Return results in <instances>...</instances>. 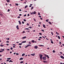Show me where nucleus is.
<instances>
[{"mask_svg": "<svg viewBox=\"0 0 64 64\" xmlns=\"http://www.w3.org/2000/svg\"><path fill=\"white\" fill-rule=\"evenodd\" d=\"M19 26L18 25H17L16 26V28L18 30H19V27H18Z\"/></svg>", "mask_w": 64, "mask_h": 64, "instance_id": "nucleus-6", "label": "nucleus"}, {"mask_svg": "<svg viewBox=\"0 0 64 64\" xmlns=\"http://www.w3.org/2000/svg\"><path fill=\"white\" fill-rule=\"evenodd\" d=\"M30 14L32 15V14H34L33 13V12H32V13L31 12H30Z\"/></svg>", "mask_w": 64, "mask_h": 64, "instance_id": "nucleus-29", "label": "nucleus"}, {"mask_svg": "<svg viewBox=\"0 0 64 64\" xmlns=\"http://www.w3.org/2000/svg\"><path fill=\"white\" fill-rule=\"evenodd\" d=\"M25 32V31H24L23 32H22V33H24V32Z\"/></svg>", "mask_w": 64, "mask_h": 64, "instance_id": "nucleus-62", "label": "nucleus"}, {"mask_svg": "<svg viewBox=\"0 0 64 64\" xmlns=\"http://www.w3.org/2000/svg\"><path fill=\"white\" fill-rule=\"evenodd\" d=\"M6 42L7 43H9V41H7Z\"/></svg>", "mask_w": 64, "mask_h": 64, "instance_id": "nucleus-53", "label": "nucleus"}, {"mask_svg": "<svg viewBox=\"0 0 64 64\" xmlns=\"http://www.w3.org/2000/svg\"><path fill=\"white\" fill-rule=\"evenodd\" d=\"M15 5L16 6H18L19 5L18 4H17V3L15 4Z\"/></svg>", "mask_w": 64, "mask_h": 64, "instance_id": "nucleus-21", "label": "nucleus"}, {"mask_svg": "<svg viewBox=\"0 0 64 64\" xmlns=\"http://www.w3.org/2000/svg\"><path fill=\"white\" fill-rule=\"evenodd\" d=\"M27 7H28V6L27 5L24 8L25 9H26V8H27Z\"/></svg>", "mask_w": 64, "mask_h": 64, "instance_id": "nucleus-19", "label": "nucleus"}, {"mask_svg": "<svg viewBox=\"0 0 64 64\" xmlns=\"http://www.w3.org/2000/svg\"><path fill=\"white\" fill-rule=\"evenodd\" d=\"M38 15H40V12H38Z\"/></svg>", "mask_w": 64, "mask_h": 64, "instance_id": "nucleus-40", "label": "nucleus"}, {"mask_svg": "<svg viewBox=\"0 0 64 64\" xmlns=\"http://www.w3.org/2000/svg\"><path fill=\"white\" fill-rule=\"evenodd\" d=\"M4 46V45H2V44L0 45V46L1 47H3V46Z\"/></svg>", "mask_w": 64, "mask_h": 64, "instance_id": "nucleus-35", "label": "nucleus"}, {"mask_svg": "<svg viewBox=\"0 0 64 64\" xmlns=\"http://www.w3.org/2000/svg\"><path fill=\"white\" fill-rule=\"evenodd\" d=\"M11 50H13V48L12 47L10 48Z\"/></svg>", "mask_w": 64, "mask_h": 64, "instance_id": "nucleus-43", "label": "nucleus"}, {"mask_svg": "<svg viewBox=\"0 0 64 64\" xmlns=\"http://www.w3.org/2000/svg\"><path fill=\"white\" fill-rule=\"evenodd\" d=\"M22 43L18 44V45H22Z\"/></svg>", "mask_w": 64, "mask_h": 64, "instance_id": "nucleus-28", "label": "nucleus"}, {"mask_svg": "<svg viewBox=\"0 0 64 64\" xmlns=\"http://www.w3.org/2000/svg\"><path fill=\"white\" fill-rule=\"evenodd\" d=\"M23 63V61H22L20 62V63Z\"/></svg>", "mask_w": 64, "mask_h": 64, "instance_id": "nucleus-37", "label": "nucleus"}, {"mask_svg": "<svg viewBox=\"0 0 64 64\" xmlns=\"http://www.w3.org/2000/svg\"><path fill=\"white\" fill-rule=\"evenodd\" d=\"M56 34H57V35H59V34L58 32H56Z\"/></svg>", "mask_w": 64, "mask_h": 64, "instance_id": "nucleus-15", "label": "nucleus"}, {"mask_svg": "<svg viewBox=\"0 0 64 64\" xmlns=\"http://www.w3.org/2000/svg\"><path fill=\"white\" fill-rule=\"evenodd\" d=\"M6 1H7V2H10V0H6Z\"/></svg>", "mask_w": 64, "mask_h": 64, "instance_id": "nucleus-26", "label": "nucleus"}, {"mask_svg": "<svg viewBox=\"0 0 64 64\" xmlns=\"http://www.w3.org/2000/svg\"><path fill=\"white\" fill-rule=\"evenodd\" d=\"M28 44H31V43L30 42H29L28 43Z\"/></svg>", "mask_w": 64, "mask_h": 64, "instance_id": "nucleus-56", "label": "nucleus"}, {"mask_svg": "<svg viewBox=\"0 0 64 64\" xmlns=\"http://www.w3.org/2000/svg\"><path fill=\"white\" fill-rule=\"evenodd\" d=\"M1 50H2L1 51L2 52H3V51L5 50V49H2V48H1Z\"/></svg>", "mask_w": 64, "mask_h": 64, "instance_id": "nucleus-7", "label": "nucleus"}, {"mask_svg": "<svg viewBox=\"0 0 64 64\" xmlns=\"http://www.w3.org/2000/svg\"><path fill=\"white\" fill-rule=\"evenodd\" d=\"M25 38H26V36L24 37L23 38H22V39H25Z\"/></svg>", "mask_w": 64, "mask_h": 64, "instance_id": "nucleus-13", "label": "nucleus"}, {"mask_svg": "<svg viewBox=\"0 0 64 64\" xmlns=\"http://www.w3.org/2000/svg\"><path fill=\"white\" fill-rule=\"evenodd\" d=\"M51 43H52V44H54V43H53V41H51Z\"/></svg>", "mask_w": 64, "mask_h": 64, "instance_id": "nucleus-39", "label": "nucleus"}, {"mask_svg": "<svg viewBox=\"0 0 64 64\" xmlns=\"http://www.w3.org/2000/svg\"><path fill=\"white\" fill-rule=\"evenodd\" d=\"M26 41H25L22 42V43H26Z\"/></svg>", "mask_w": 64, "mask_h": 64, "instance_id": "nucleus-9", "label": "nucleus"}, {"mask_svg": "<svg viewBox=\"0 0 64 64\" xmlns=\"http://www.w3.org/2000/svg\"><path fill=\"white\" fill-rule=\"evenodd\" d=\"M48 21H49V20L48 19H47L46 20V22H48Z\"/></svg>", "mask_w": 64, "mask_h": 64, "instance_id": "nucleus-33", "label": "nucleus"}, {"mask_svg": "<svg viewBox=\"0 0 64 64\" xmlns=\"http://www.w3.org/2000/svg\"><path fill=\"white\" fill-rule=\"evenodd\" d=\"M33 6H32L31 8V10H33Z\"/></svg>", "mask_w": 64, "mask_h": 64, "instance_id": "nucleus-22", "label": "nucleus"}, {"mask_svg": "<svg viewBox=\"0 0 64 64\" xmlns=\"http://www.w3.org/2000/svg\"><path fill=\"white\" fill-rule=\"evenodd\" d=\"M34 48L35 49H37L38 48V46H34Z\"/></svg>", "mask_w": 64, "mask_h": 64, "instance_id": "nucleus-10", "label": "nucleus"}, {"mask_svg": "<svg viewBox=\"0 0 64 64\" xmlns=\"http://www.w3.org/2000/svg\"><path fill=\"white\" fill-rule=\"evenodd\" d=\"M28 46H31V45H30V44H28Z\"/></svg>", "mask_w": 64, "mask_h": 64, "instance_id": "nucleus-34", "label": "nucleus"}, {"mask_svg": "<svg viewBox=\"0 0 64 64\" xmlns=\"http://www.w3.org/2000/svg\"><path fill=\"white\" fill-rule=\"evenodd\" d=\"M11 59V58H7V59H8V60H10Z\"/></svg>", "mask_w": 64, "mask_h": 64, "instance_id": "nucleus-30", "label": "nucleus"}, {"mask_svg": "<svg viewBox=\"0 0 64 64\" xmlns=\"http://www.w3.org/2000/svg\"><path fill=\"white\" fill-rule=\"evenodd\" d=\"M30 55H32V56H35V54L34 53V54H31Z\"/></svg>", "mask_w": 64, "mask_h": 64, "instance_id": "nucleus-3", "label": "nucleus"}, {"mask_svg": "<svg viewBox=\"0 0 64 64\" xmlns=\"http://www.w3.org/2000/svg\"><path fill=\"white\" fill-rule=\"evenodd\" d=\"M42 25L43 26V27H44V28H46V26H45V24H43Z\"/></svg>", "mask_w": 64, "mask_h": 64, "instance_id": "nucleus-5", "label": "nucleus"}, {"mask_svg": "<svg viewBox=\"0 0 64 64\" xmlns=\"http://www.w3.org/2000/svg\"><path fill=\"white\" fill-rule=\"evenodd\" d=\"M42 38H44V39H45V38L43 36H42Z\"/></svg>", "mask_w": 64, "mask_h": 64, "instance_id": "nucleus-46", "label": "nucleus"}, {"mask_svg": "<svg viewBox=\"0 0 64 64\" xmlns=\"http://www.w3.org/2000/svg\"><path fill=\"white\" fill-rule=\"evenodd\" d=\"M10 11V9H8V12H9Z\"/></svg>", "mask_w": 64, "mask_h": 64, "instance_id": "nucleus-47", "label": "nucleus"}, {"mask_svg": "<svg viewBox=\"0 0 64 64\" xmlns=\"http://www.w3.org/2000/svg\"><path fill=\"white\" fill-rule=\"evenodd\" d=\"M48 23H49V24H52V23H51V22H49Z\"/></svg>", "mask_w": 64, "mask_h": 64, "instance_id": "nucleus-42", "label": "nucleus"}, {"mask_svg": "<svg viewBox=\"0 0 64 64\" xmlns=\"http://www.w3.org/2000/svg\"><path fill=\"white\" fill-rule=\"evenodd\" d=\"M28 28H30V29H31V28H32V27H31V26H30Z\"/></svg>", "mask_w": 64, "mask_h": 64, "instance_id": "nucleus-38", "label": "nucleus"}, {"mask_svg": "<svg viewBox=\"0 0 64 64\" xmlns=\"http://www.w3.org/2000/svg\"><path fill=\"white\" fill-rule=\"evenodd\" d=\"M24 21H25V22H26V20L24 19Z\"/></svg>", "mask_w": 64, "mask_h": 64, "instance_id": "nucleus-45", "label": "nucleus"}, {"mask_svg": "<svg viewBox=\"0 0 64 64\" xmlns=\"http://www.w3.org/2000/svg\"><path fill=\"white\" fill-rule=\"evenodd\" d=\"M33 19H34V21L36 22V20H35V18H33Z\"/></svg>", "mask_w": 64, "mask_h": 64, "instance_id": "nucleus-44", "label": "nucleus"}, {"mask_svg": "<svg viewBox=\"0 0 64 64\" xmlns=\"http://www.w3.org/2000/svg\"><path fill=\"white\" fill-rule=\"evenodd\" d=\"M7 50L8 51H9V50H10V49H8Z\"/></svg>", "mask_w": 64, "mask_h": 64, "instance_id": "nucleus-59", "label": "nucleus"}, {"mask_svg": "<svg viewBox=\"0 0 64 64\" xmlns=\"http://www.w3.org/2000/svg\"><path fill=\"white\" fill-rule=\"evenodd\" d=\"M18 18H20V16H18Z\"/></svg>", "mask_w": 64, "mask_h": 64, "instance_id": "nucleus-58", "label": "nucleus"}, {"mask_svg": "<svg viewBox=\"0 0 64 64\" xmlns=\"http://www.w3.org/2000/svg\"><path fill=\"white\" fill-rule=\"evenodd\" d=\"M36 12L35 11H34L33 13L34 14H36Z\"/></svg>", "mask_w": 64, "mask_h": 64, "instance_id": "nucleus-25", "label": "nucleus"}, {"mask_svg": "<svg viewBox=\"0 0 64 64\" xmlns=\"http://www.w3.org/2000/svg\"><path fill=\"white\" fill-rule=\"evenodd\" d=\"M60 42V45H61V44H62V43H61V42Z\"/></svg>", "mask_w": 64, "mask_h": 64, "instance_id": "nucleus-36", "label": "nucleus"}, {"mask_svg": "<svg viewBox=\"0 0 64 64\" xmlns=\"http://www.w3.org/2000/svg\"><path fill=\"white\" fill-rule=\"evenodd\" d=\"M26 25L27 26H29V25H30V24H29L28 23H27Z\"/></svg>", "mask_w": 64, "mask_h": 64, "instance_id": "nucleus-32", "label": "nucleus"}, {"mask_svg": "<svg viewBox=\"0 0 64 64\" xmlns=\"http://www.w3.org/2000/svg\"><path fill=\"white\" fill-rule=\"evenodd\" d=\"M27 32H30V30H28H28L27 31Z\"/></svg>", "mask_w": 64, "mask_h": 64, "instance_id": "nucleus-60", "label": "nucleus"}, {"mask_svg": "<svg viewBox=\"0 0 64 64\" xmlns=\"http://www.w3.org/2000/svg\"><path fill=\"white\" fill-rule=\"evenodd\" d=\"M44 56H46V57H47L48 58H49V56L48 55L44 54Z\"/></svg>", "mask_w": 64, "mask_h": 64, "instance_id": "nucleus-1", "label": "nucleus"}, {"mask_svg": "<svg viewBox=\"0 0 64 64\" xmlns=\"http://www.w3.org/2000/svg\"><path fill=\"white\" fill-rule=\"evenodd\" d=\"M38 40H41V39H40V38H38Z\"/></svg>", "mask_w": 64, "mask_h": 64, "instance_id": "nucleus-61", "label": "nucleus"}, {"mask_svg": "<svg viewBox=\"0 0 64 64\" xmlns=\"http://www.w3.org/2000/svg\"><path fill=\"white\" fill-rule=\"evenodd\" d=\"M24 17H25V16H26V14H25L24 15Z\"/></svg>", "mask_w": 64, "mask_h": 64, "instance_id": "nucleus-57", "label": "nucleus"}, {"mask_svg": "<svg viewBox=\"0 0 64 64\" xmlns=\"http://www.w3.org/2000/svg\"><path fill=\"white\" fill-rule=\"evenodd\" d=\"M19 11H22V10H21V9H20V10H19Z\"/></svg>", "mask_w": 64, "mask_h": 64, "instance_id": "nucleus-51", "label": "nucleus"}, {"mask_svg": "<svg viewBox=\"0 0 64 64\" xmlns=\"http://www.w3.org/2000/svg\"><path fill=\"white\" fill-rule=\"evenodd\" d=\"M24 30H29V29L28 28H26L24 29Z\"/></svg>", "mask_w": 64, "mask_h": 64, "instance_id": "nucleus-18", "label": "nucleus"}, {"mask_svg": "<svg viewBox=\"0 0 64 64\" xmlns=\"http://www.w3.org/2000/svg\"><path fill=\"white\" fill-rule=\"evenodd\" d=\"M9 61V60H6V61H7V62H8V61Z\"/></svg>", "mask_w": 64, "mask_h": 64, "instance_id": "nucleus-63", "label": "nucleus"}, {"mask_svg": "<svg viewBox=\"0 0 64 64\" xmlns=\"http://www.w3.org/2000/svg\"><path fill=\"white\" fill-rule=\"evenodd\" d=\"M22 24H24V22L23 21L22 22Z\"/></svg>", "mask_w": 64, "mask_h": 64, "instance_id": "nucleus-48", "label": "nucleus"}, {"mask_svg": "<svg viewBox=\"0 0 64 64\" xmlns=\"http://www.w3.org/2000/svg\"><path fill=\"white\" fill-rule=\"evenodd\" d=\"M58 38L59 39H60V36H58Z\"/></svg>", "mask_w": 64, "mask_h": 64, "instance_id": "nucleus-23", "label": "nucleus"}, {"mask_svg": "<svg viewBox=\"0 0 64 64\" xmlns=\"http://www.w3.org/2000/svg\"><path fill=\"white\" fill-rule=\"evenodd\" d=\"M23 60V58H21L20 59V60Z\"/></svg>", "mask_w": 64, "mask_h": 64, "instance_id": "nucleus-11", "label": "nucleus"}, {"mask_svg": "<svg viewBox=\"0 0 64 64\" xmlns=\"http://www.w3.org/2000/svg\"><path fill=\"white\" fill-rule=\"evenodd\" d=\"M19 16H22V14H19Z\"/></svg>", "mask_w": 64, "mask_h": 64, "instance_id": "nucleus-52", "label": "nucleus"}, {"mask_svg": "<svg viewBox=\"0 0 64 64\" xmlns=\"http://www.w3.org/2000/svg\"><path fill=\"white\" fill-rule=\"evenodd\" d=\"M60 58H62V59H64V57H63V56H60Z\"/></svg>", "mask_w": 64, "mask_h": 64, "instance_id": "nucleus-8", "label": "nucleus"}, {"mask_svg": "<svg viewBox=\"0 0 64 64\" xmlns=\"http://www.w3.org/2000/svg\"><path fill=\"white\" fill-rule=\"evenodd\" d=\"M38 46H44V45H38Z\"/></svg>", "mask_w": 64, "mask_h": 64, "instance_id": "nucleus-20", "label": "nucleus"}, {"mask_svg": "<svg viewBox=\"0 0 64 64\" xmlns=\"http://www.w3.org/2000/svg\"><path fill=\"white\" fill-rule=\"evenodd\" d=\"M25 55V54L24 53V54H22V56H24Z\"/></svg>", "mask_w": 64, "mask_h": 64, "instance_id": "nucleus-14", "label": "nucleus"}, {"mask_svg": "<svg viewBox=\"0 0 64 64\" xmlns=\"http://www.w3.org/2000/svg\"><path fill=\"white\" fill-rule=\"evenodd\" d=\"M51 34H52V35H53V32H51Z\"/></svg>", "mask_w": 64, "mask_h": 64, "instance_id": "nucleus-31", "label": "nucleus"}, {"mask_svg": "<svg viewBox=\"0 0 64 64\" xmlns=\"http://www.w3.org/2000/svg\"><path fill=\"white\" fill-rule=\"evenodd\" d=\"M28 47V46H26L25 47V48H27Z\"/></svg>", "mask_w": 64, "mask_h": 64, "instance_id": "nucleus-49", "label": "nucleus"}, {"mask_svg": "<svg viewBox=\"0 0 64 64\" xmlns=\"http://www.w3.org/2000/svg\"><path fill=\"white\" fill-rule=\"evenodd\" d=\"M39 38L40 39H42V37L41 36H40L39 37Z\"/></svg>", "mask_w": 64, "mask_h": 64, "instance_id": "nucleus-50", "label": "nucleus"}, {"mask_svg": "<svg viewBox=\"0 0 64 64\" xmlns=\"http://www.w3.org/2000/svg\"><path fill=\"white\" fill-rule=\"evenodd\" d=\"M18 22L19 23L20 25H21V22H20V21L19 20L18 21Z\"/></svg>", "mask_w": 64, "mask_h": 64, "instance_id": "nucleus-12", "label": "nucleus"}, {"mask_svg": "<svg viewBox=\"0 0 64 64\" xmlns=\"http://www.w3.org/2000/svg\"><path fill=\"white\" fill-rule=\"evenodd\" d=\"M41 31H42V32H44V30L43 29H42Z\"/></svg>", "mask_w": 64, "mask_h": 64, "instance_id": "nucleus-24", "label": "nucleus"}, {"mask_svg": "<svg viewBox=\"0 0 64 64\" xmlns=\"http://www.w3.org/2000/svg\"><path fill=\"white\" fill-rule=\"evenodd\" d=\"M9 62H13V61H12L11 60H10L9 61Z\"/></svg>", "mask_w": 64, "mask_h": 64, "instance_id": "nucleus-16", "label": "nucleus"}, {"mask_svg": "<svg viewBox=\"0 0 64 64\" xmlns=\"http://www.w3.org/2000/svg\"><path fill=\"white\" fill-rule=\"evenodd\" d=\"M53 53H55V52H56V51H55V50H54L53 51Z\"/></svg>", "mask_w": 64, "mask_h": 64, "instance_id": "nucleus-27", "label": "nucleus"}, {"mask_svg": "<svg viewBox=\"0 0 64 64\" xmlns=\"http://www.w3.org/2000/svg\"><path fill=\"white\" fill-rule=\"evenodd\" d=\"M42 59L45 60L46 59V58H45V57L44 56L42 58Z\"/></svg>", "mask_w": 64, "mask_h": 64, "instance_id": "nucleus-2", "label": "nucleus"}, {"mask_svg": "<svg viewBox=\"0 0 64 64\" xmlns=\"http://www.w3.org/2000/svg\"><path fill=\"white\" fill-rule=\"evenodd\" d=\"M12 45H14V46H16V44H13Z\"/></svg>", "mask_w": 64, "mask_h": 64, "instance_id": "nucleus-55", "label": "nucleus"}, {"mask_svg": "<svg viewBox=\"0 0 64 64\" xmlns=\"http://www.w3.org/2000/svg\"><path fill=\"white\" fill-rule=\"evenodd\" d=\"M39 17H40L41 18V16H39Z\"/></svg>", "mask_w": 64, "mask_h": 64, "instance_id": "nucleus-64", "label": "nucleus"}, {"mask_svg": "<svg viewBox=\"0 0 64 64\" xmlns=\"http://www.w3.org/2000/svg\"><path fill=\"white\" fill-rule=\"evenodd\" d=\"M40 58H42V57H43V55L40 54Z\"/></svg>", "mask_w": 64, "mask_h": 64, "instance_id": "nucleus-4", "label": "nucleus"}, {"mask_svg": "<svg viewBox=\"0 0 64 64\" xmlns=\"http://www.w3.org/2000/svg\"><path fill=\"white\" fill-rule=\"evenodd\" d=\"M32 43H34V42H35V41H34V40H32Z\"/></svg>", "mask_w": 64, "mask_h": 64, "instance_id": "nucleus-17", "label": "nucleus"}, {"mask_svg": "<svg viewBox=\"0 0 64 64\" xmlns=\"http://www.w3.org/2000/svg\"><path fill=\"white\" fill-rule=\"evenodd\" d=\"M16 55H19V54L18 53H16Z\"/></svg>", "mask_w": 64, "mask_h": 64, "instance_id": "nucleus-54", "label": "nucleus"}, {"mask_svg": "<svg viewBox=\"0 0 64 64\" xmlns=\"http://www.w3.org/2000/svg\"><path fill=\"white\" fill-rule=\"evenodd\" d=\"M39 34H40V35H42V33H40Z\"/></svg>", "mask_w": 64, "mask_h": 64, "instance_id": "nucleus-41", "label": "nucleus"}]
</instances>
